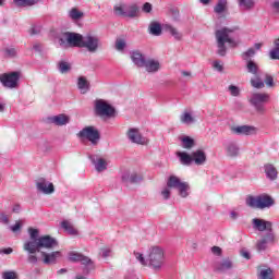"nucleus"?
<instances>
[{"mask_svg": "<svg viewBox=\"0 0 279 279\" xmlns=\"http://www.w3.org/2000/svg\"><path fill=\"white\" fill-rule=\"evenodd\" d=\"M134 256L144 267H150L155 271L162 269V265H165V250L159 246H153L149 250L147 258L140 252H134Z\"/></svg>", "mask_w": 279, "mask_h": 279, "instance_id": "nucleus-1", "label": "nucleus"}, {"mask_svg": "<svg viewBox=\"0 0 279 279\" xmlns=\"http://www.w3.org/2000/svg\"><path fill=\"white\" fill-rule=\"evenodd\" d=\"M218 54L226 56L228 48H226V43H228L229 47H238L239 46V34L234 32L232 28L222 27L215 33Z\"/></svg>", "mask_w": 279, "mask_h": 279, "instance_id": "nucleus-2", "label": "nucleus"}, {"mask_svg": "<svg viewBox=\"0 0 279 279\" xmlns=\"http://www.w3.org/2000/svg\"><path fill=\"white\" fill-rule=\"evenodd\" d=\"M53 247H58V241L52 238L51 235H44L39 236L37 243L35 244L34 248H31L28 253V263H32V265H36L38 263V257L34 254L36 252H40V250H53Z\"/></svg>", "mask_w": 279, "mask_h": 279, "instance_id": "nucleus-3", "label": "nucleus"}, {"mask_svg": "<svg viewBox=\"0 0 279 279\" xmlns=\"http://www.w3.org/2000/svg\"><path fill=\"white\" fill-rule=\"evenodd\" d=\"M167 186L169 189H175L178 191V195L182 197V199H186L189 195H191V185L189 182L182 181L177 175H170L167 181Z\"/></svg>", "mask_w": 279, "mask_h": 279, "instance_id": "nucleus-4", "label": "nucleus"}, {"mask_svg": "<svg viewBox=\"0 0 279 279\" xmlns=\"http://www.w3.org/2000/svg\"><path fill=\"white\" fill-rule=\"evenodd\" d=\"M246 204L251 208H259V210H264V208H271L275 202L274 198H271V196L267 194H262L258 196H250L246 199Z\"/></svg>", "mask_w": 279, "mask_h": 279, "instance_id": "nucleus-5", "label": "nucleus"}, {"mask_svg": "<svg viewBox=\"0 0 279 279\" xmlns=\"http://www.w3.org/2000/svg\"><path fill=\"white\" fill-rule=\"evenodd\" d=\"M77 137L81 141H88L92 145H99V141H101V133L97 128L89 125L83 128L78 133Z\"/></svg>", "mask_w": 279, "mask_h": 279, "instance_id": "nucleus-6", "label": "nucleus"}, {"mask_svg": "<svg viewBox=\"0 0 279 279\" xmlns=\"http://www.w3.org/2000/svg\"><path fill=\"white\" fill-rule=\"evenodd\" d=\"M248 101L259 114H264L265 104H267V101H269V94H267V93H253L251 95Z\"/></svg>", "mask_w": 279, "mask_h": 279, "instance_id": "nucleus-7", "label": "nucleus"}, {"mask_svg": "<svg viewBox=\"0 0 279 279\" xmlns=\"http://www.w3.org/2000/svg\"><path fill=\"white\" fill-rule=\"evenodd\" d=\"M69 260H71V263H81L82 265H84V274H90V271L95 269V264L93 263V260L81 253L70 252Z\"/></svg>", "mask_w": 279, "mask_h": 279, "instance_id": "nucleus-8", "label": "nucleus"}, {"mask_svg": "<svg viewBox=\"0 0 279 279\" xmlns=\"http://www.w3.org/2000/svg\"><path fill=\"white\" fill-rule=\"evenodd\" d=\"M21 80V72H10L0 75V84L4 88H19V81Z\"/></svg>", "mask_w": 279, "mask_h": 279, "instance_id": "nucleus-9", "label": "nucleus"}, {"mask_svg": "<svg viewBox=\"0 0 279 279\" xmlns=\"http://www.w3.org/2000/svg\"><path fill=\"white\" fill-rule=\"evenodd\" d=\"M95 112L98 117H106V119L114 117V108L102 99L95 101Z\"/></svg>", "mask_w": 279, "mask_h": 279, "instance_id": "nucleus-10", "label": "nucleus"}, {"mask_svg": "<svg viewBox=\"0 0 279 279\" xmlns=\"http://www.w3.org/2000/svg\"><path fill=\"white\" fill-rule=\"evenodd\" d=\"M113 10L117 16H124L126 19H136L138 16V7L136 4H123L121 7H114Z\"/></svg>", "mask_w": 279, "mask_h": 279, "instance_id": "nucleus-11", "label": "nucleus"}, {"mask_svg": "<svg viewBox=\"0 0 279 279\" xmlns=\"http://www.w3.org/2000/svg\"><path fill=\"white\" fill-rule=\"evenodd\" d=\"M83 40L84 36L81 34L66 32L63 34V38H60V45H64V41H66L69 47L82 48Z\"/></svg>", "mask_w": 279, "mask_h": 279, "instance_id": "nucleus-12", "label": "nucleus"}, {"mask_svg": "<svg viewBox=\"0 0 279 279\" xmlns=\"http://www.w3.org/2000/svg\"><path fill=\"white\" fill-rule=\"evenodd\" d=\"M28 234H29V240H27L23 244V250L27 254H29L31 251L36 247V244L38 243V240L40 239V236H39L40 231H38V229L28 228Z\"/></svg>", "mask_w": 279, "mask_h": 279, "instance_id": "nucleus-13", "label": "nucleus"}, {"mask_svg": "<svg viewBox=\"0 0 279 279\" xmlns=\"http://www.w3.org/2000/svg\"><path fill=\"white\" fill-rule=\"evenodd\" d=\"M81 48L87 49L89 53H95L99 49V37L93 35L83 36Z\"/></svg>", "mask_w": 279, "mask_h": 279, "instance_id": "nucleus-14", "label": "nucleus"}, {"mask_svg": "<svg viewBox=\"0 0 279 279\" xmlns=\"http://www.w3.org/2000/svg\"><path fill=\"white\" fill-rule=\"evenodd\" d=\"M252 227L257 230V232H274V222L265 219L253 218Z\"/></svg>", "mask_w": 279, "mask_h": 279, "instance_id": "nucleus-15", "label": "nucleus"}, {"mask_svg": "<svg viewBox=\"0 0 279 279\" xmlns=\"http://www.w3.org/2000/svg\"><path fill=\"white\" fill-rule=\"evenodd\" d=\"M89 160L97 173H104V171L108 170V160L101 157V155H89Z\"/></svg>", "mask_w": 279, "mask_h": 279, "instance_id": "nucleus-16", "label": "nucleus"}, {"mask_svg": "<svg viewBox=\"0 0 279 279\" xmlns=\"http://www.w3.org/2000/svg\"><path fill=\"white\" fill-rule=\"evenodd\" d=\"M128 138L131 141V143H135V145H147V143H149V140L141 135V131L135 128L129 129Z\"/></svg>", "mask_w": 279, "mask_h": 279, "instance_id": "nucleus-17", "label": "nucleus"}, {"mask_svg": "<svg viewBox=\"0 0 279 279\" xmlns=\"http://www.w3.org/2000/svg\"><path fill=\"white\" fill-rule=\"evenodd\" d=\"M256 56V50L254 48H248L247 51L242 53V60L246 61L247 71H258V63L252 61L251 59Z\"/></svg>", "mask_w": 279, "mask_h": 279, "instance_id": "nucleus-18", "label": "nucleus"}, {"mask_svg": "<svg viewBox=\"0 0 279 279\" xmlns=\"http://www.w3.org/2000/svg\"><path fill=\"white\" fill-rule=\"evenodd\" d=\"M36 189L39 193H44V195H51V193L56 191L53 183L47 181L45 178H40L36 181Z\"/></svg>", "mask_w": 279, "mask_h": 279, "instance_id": "nucleus-19", "label": "nucleus"}, {"mask_svg": "<svg viewBox=\"0 0 279 279\" xmlns=\"http://www.w3.org/2000/svg\"><path fill=\"white\" fill-rule=\"evenodd\" d=\"M231 132L238 136H252V134H256V128L251 125L231 126Z\"/></svg>", "mask_w": 279, "mask_h": 279, "instance_id": "nucleus-20", "label": "nucleus"}, {"mask_svg": "<svg viewBox=\"0 0 279 279\" xmlns=\"http://www.w3.org/2000/svg\"><path fill=\"white\" fill-rule=\"evenodd\" d=\"M276 241V234L274 232H266V234L257 242L256 247L258 252H265L269 243Z\"/></svg>", "mask_w": 279, "mask_h": 279, "instance_id": "nucleus-21", "label": "nucleus"}, {"mask_svg": "<svg viewBox=\"0 0 279 279\" xmlns=\"http://www.w3.org/2000/svg\"><path fill=\"white\" fill-rule=\"evenodd\" d=\"M49 123H52L53 125H58L59 128H62V125H69L71 123V117L60 113L57 116H51L48 118Z\"/></svg>", "mask_w": 279, "mask_h": 279, "instance_id": "nucleus-22", "label": "nucleus"}, {"mask_svg": "<svg viewBox=\"0 0 279 279\" xmlns=\"http://www.w3.org/2000/svg\"><path fill=\"white\" fill-rule=\"evenodd\" d=\"M41 256L44 258L45 265H56L58 263V258H62V252L54 251L52 253L41 252Z\"/></svg>", "mask_w": 279, "mask_h": 279, "instance_id": "nucleus-23", "label": "nucleus"}, {"mask_svg": "<svg viewBox=\"0 0 279 279\" xmlns=\"http://www.w3.org/2000/svg\"><path fill=\"white\" fill-rule=\"evenodd\" d=\"M264 173L269 182H276V180H278V169L274 163L264 165Z\"/></svg>", "mask_w": 279, "mask_h": 279, "instance_id": "nucleus-24", "label": "nucleus"}, {"mask_svg": "<svg viewBox=\"0 0 279 279\" xmlns=\"http://www.w3.org/2000/svg\"><path fill=\"white\" fill-rule=\"evenodd\" d=\"M121 180L125 184H138V182L143 180V177H141L136 172L130 173V171H124L121 175Z\"/></svg>", "mask_w": 279, "mask_h": 279, "instance_id": "nucleus-25", "label": "nucleus"}, {"mask_svg": "<svg viewBox=\"0 0 279 279\" xmlns=\"http://www.w3.org/2000/svg\"><path fill=\"white\" fill-rule=\"evenodd\" d=\"M130 58L133 64H135V66H140V68L145 66V61L147 60V58H145V54H143L141 50H132L130 52Z\"/></svg>", "mask_w": 279, "mask_h": 279, "instance_id": "nucleus-26", "label": "nucleus"}, {"mask_svg": "<svg viewBox=\"0 0 279 279\" xmlns=\"http://www.w3.org/2000/svg\"><path fill=\"white\" fill-rule=\"evenodd\" d=\"M251 86L258 90H260V88H265V75L260 74L258 71H254L253 77L251 78Z\"/></svg>", "mask_w": 279, "mask_h": 279, "instance_id": "nucleus-27", "label": "nucleus"}, {"mask_svg": "<svg viewBox=\"0 0 279 279\" xmlns=\"http://www.w3.org/2000/svg\"><path fill=\"white\" fill-rule=\"evenodd\" d=\"M206 153L202 149H197L192 153V162L196 163L197 167H202V165H206Z\"/></svg>", "mask_w": 279, "mask_h": 279, "instance_id": "nucleus-28", "label": "nucleus"}, {"mask_svg": "<svg viewBox=\"0 0 279 279\" xmlns=\"http://www.w3.org/2000/svg\"><path fill=\"white\" fill-rule=\"evenodd\" d=\"M232 259H230L229 257L223 258L220 262H216L214 265L216 271H229V269H232Z\"/></svg>", "mask_w": 279, "mask_h": 279, "instance_id": "nucleus-29", "label": "nucleus"}, {"mask_svg": "<svg viewBox=\"0 0 279 279\" xmlns=\"http://www.w3.org/2000/svg\"><path fill=\"white\" fill-rule=\"evenodd\" d=\"M177 156L181 162V165H184L185 167H191L193 165V156L190 155L186 151H178Z\"/></svg>", "mask_w": 279, "mask_h": 279, "instance_id": "nucleus-30", "label": "nucleus"}, {"mask_svg": "<svg viewBox=\"0 0 279 279\" xmlns=\"http://www.w3.org/2000/svg\"><path fill=\"white\" fill-rule=\"evenodd\" d=\"M239 144H236V142H229L226 145L227 156H230V158H235V156H239Z\"/></svg>", "mask_w": 279, "mask_h": 279, "instance_id": "nucleus-31", "label": "nucleus"}, {"mask_svg": "<svg viewBox=\"0 0 279 279\" xmlns=\"http://www.w3.org/2000/svg\"><path fill=\"white\" fill-rule=\"evenodd\" d=\"M77 87L82 95H86V93H88V90L90 89V84L88 83L86 77L81 76L77 81Z\"/></svg>", "mask_w": 279, "mask_h": 279, "instance_id": "nucleus-32", "label": "nucleus"}, {"mask_svg": "<svg viewBox=\"0 0 279 279\" xmlns=\"http://www.w3.org/2000/svg\"><path fill=\"white\" fill-rule=\"evenodd\" d=\"M214 12L215 14H223V12H228V0H218L214 7Z\"/></svg>", "mask_w": 279, "mask_h": 279, "instance_id": "nucleus-33", "label": "nucleus"}, {"mask_svg": "<svg viewBox=\"0 0 279 279\" xmlns=\"http://www.w3.org/2000/svg\"><path fill=\"white\" fill-rule=\"evenodd\" d=\"M143 66H145V69H148L149 71H159L160 61L156 59H146Z\"/></svg>", "mask_w": 279, "mask_h": 279, "instance_id": "nucleus-34", "label": "nucleus"}, {"mask_svg": "<svg viewBox=\"0 0 279 279\" xmlns=\"http://www.w3.org/2000/svg\"><path fill=\"white\" fill-rule=\"evenodd\" d=\"M148 32L151 36H160V34H162V26L158 22H151Z\"/></svg>", "mask_w": 279, "mask_h": 279, "instance_id": "nucleus-35", "label": "nucleus"}, {"mask_svg": "<svg viewBox=\"0 0 279 279\" xmlns=\"http://www.w3.org/2000/svg\"><path fill=\"white\" fill-rule=\"evenodd\" d=\"M257 279H274V269L263 268L258 270Z\"/></svg>", "mask_w": 279, "mask_h": 279, "instance_id": "nucleus-36", "label": "nucleus"}, {"mask_svg": "<svg viewBox=\"0 0 279 279\" xmlns=\"http://www.w3.org/2000/svg\"><path fill=\"white\" fill-rule=\"evenodd\" d=\"M183 149H193L195 147V140L190 136H183L180 138Z\"/></svg>", "mask_w": 279, "mask_h": 279, "instance_id": "nucleus-37", "label": "nucleus"}, {"mask_svg": "<svg viewBox=\"0 0 279 279\" xmlns=\"http://www.w3.org/2000/svg\"><path fill=\"white\" fill-rule=\"evenodd\" d=\"M181 123H184V125H191L192 123H195V118H193V114L191 112L184 111L180 116Z\"/></svg>", "mask_w": 279, "mask_h": 279, "instance_id": "nucleus-38", "label": "nucleus"}, {"mask_svg": "<svg viewBox=\"0 0 279 279\" xmlns=\"http://www.w3.org/2000/svg\"><path fill=\"white\" fill-rule=\"evenodd\" d=\"M61 228H63V230H65V232H68V234H71L72 236L77 234V229H74L73 225H71V222H69L68 220H63L61 222Z\"/></svg>", "mask_w": 279, "mask_h": 279, "instance_id": "nucleus-39", "label": "nucleus"}, {"mask_svg": "<svg viewBox=\"0 0 279 279\" xmlns=\"http://www.w3.org/2000/svg\"><path fill=\"white\" fill-rule=\"evenodd\" d=\"M40 0H13L17 8H27L29 5H36Z\"/></svg>", "mask_w": 279, "mask_h": 279, "instance_id": "nucleus-40", "label": "nucleus"}, {"mask_svg": "<svg viewBox=\"0 0 279 279\" xmlns=\"http://www.w3.org/2000/svg\"><path fill=\"white\" fill-rule=\"evenodd\" d=\"M255 2L254 0H239V7L241 10H252L254 9Z\"/></svg>", "mask_w": 279, "mask_h": 279, "instance_id": "nucleus-41", "label": "nucleus"}, {"mask_svg": "<svg viewBox=\"0 0 279 279\" xmlns=\"http://www.w3.org/2000/svg\"><path fill=\"white\" fill-rule=\"evenodd\" d=\"M166 28L168 29L169 34H171V36L175 38V40H182V35L181 33L178 32V28L171 25H167Z\"/></svg>", "mask_w": 279, "mask_h": 279, "instance_id": "nucleus-42", "label": "nucleus"}, {"mask_svg": "<svg viewBox=\"0 0 279 279\" xmlns=\"http://www.w3.org/2000/svg\"><path fill=\"white\" fill-rule=\"evenodd\" d=\"M267 86V88H274L276 86V83H274V76L266 74L264 75V86Z\"/></svg>", "mask_w": 279, "mask_h": 279, "instance_id": "nucleus-43", "label": "nucleus"}, {"mask_svg": "<svg viewBox=\"0 0 279 279\" xmlns=\"http://www.w3.org/2000/svg\"><path fill=\"white\" fill-rule=\"evenodd\" d=\"M84 16V13L80 12L77 9H72L70 11V17L73 19V21H77Z\"/></svg>", "mask_w": 279, "mask_h": 279, "instance_id": "nucleus-44", "label": "nucleus"}, {"mask_svg": "<svg viewBox=\"0 0 279 279\" xmlns=\"http://www.w3.org/2000/svg\"><path fill=\"white\" fill-rule=\"evenodd\" d=\"M229 93L232 97H239V95H241V89L235 85H230Z\"/></svg>", "mask_w": 279, "mask_h": 279, "instance_id": "nucleus-45", "label": "nucleus"}, {"mask_svg": "<svg viewBox=\"0 0 279 279\" xmlns=\"http://www.w3.org/2000/svg\"><path fill=\"white\" fill-rule=\"evenodd\" d=\"M59 71H71V63L66 61H61L58 63Z\"/></svg>", "mask_w": 279, "mask_h": 279, "instance_id": "nucleus-46", "label": "nucleus"}, {"mask_svg": "<svg viewBox=\"0 0 279 279\" xmlns=\"http://www.w3.org/2000/svg\"><path fill=\"white\" fill-rule=\"evenodd\" d=\"M126 47L125 40L124 39H117L116 40V49L117 51H123Z\"/></svg>", "mask_w": 279, "mask_h": 279, "instance_id": "nucleus-47", "label": "nucleus"}, {"mask_svg": "<svg viewBox=\"0 0 279 279\" xmlns=\"http://www.w3.org/2000/svg\"><path fill=\"white\" fill-rule=\"evenodd\" d=\"M270 60H279V47H275L269 51Z\"/></svg>", "mask_w": 279, "mask_h": 279, "instance_id": "nucleus-48", "label": "nucleus"}, {"mask_svg": "<svg viewBox=\"0 0 279 279\" xmlns=\"http://www.w3.org/2000/svg\"><path fill=\"white\" fill-rule=\"evenodd\" d=\"M161 196L163 197V199H169L171 197V187H169L167 185V187H163L161 190Z\"/></svg>", "mask_w": 279, "mask_h": 279, "instance_id": "nucleus-49", "label": "nucleus"}, {"mask_svg": "<svg viewBox=\"0 0 279 279\" xmlns=\"http://www.w3.org/2000/svg\"><path fill=\"white\" fill-rule=\"evenodd\" d=\"M2 279H16V272H14V271H4L2 274Z\"/></svg>", "mask_w": 279, "mask_h": 279, "instance_id": "nucleus-50", "label": "nucleus"}, {"mask_svg": "<svg viewBox=\"0 0 279 279\" xmlns=\"http://www.w3.org/2000/svg\"><path fill=\"white\" fill-rule=\"evenodd\" d=\"M101 256L102 258H108L109 256H112V250L108 247L101 248Z\"/></svg>", "mask_w": 279, "mask_h": 279, "instance_id": "nucleus-51", "label": "nucleus"}, {"mask_svg": "<svg viewBox=\"0 0 279 279\" xmlns=\"http://www.w3.org/2000/svg\"><path fill=\"white\" fill-rule=\"evenodd\" d=\"M5 56H8V58H15L16 49H14V48L5 49Z\"/></svg>", "mask_w": 279, "mask_h": 279, "instance_id": "nucleus-52", "label": "nucleus"}, {"mask_svg": "<svg viewBox=\"0 0 279 279\" xmlns=\"http://www.w3.org/2000/svg\"><path fill=\"white\" fill-rule=\"evenodd\" d=\"M142 10H143V12H146V14H149V12H151V10H153L151 3H149V2L144 3Z\"/></svg>", "mask_w": 279, "mask_h": 279, "instance_id": "nucleus-53", "label": "nucleus"}, {"mask_svg": "<svg viewBox=\"0 0 279 279\" xmlns=\"http://www.w3.org/2000/svg\"><path fill=\"white\" fill-rule=\"evenodd\" d=\"M0 221H2L5 226H8V223H10V218H8V215L2 213L0 215Z\"/></svg>", "mask_w": 279, "mask_h": 279, "instance_id": "nucleus-54", "label": "nucleus"}, {"mask_svg": "<svg viewBox=\"0 0 279 279\" xmlns=\"http://www.w3.org/2000/svg\"><path fill=\"white\" fill-rule=\"evenodd\" d=\"M211 252L215 254V256H221V247L219 246L211 247Z\"/></svg>", "mask_w": 279, "mask_h": 279, "instance_id": "nucleus-55", "label": "nucleus"}, {"mask_svg": "<svg viewBox=\"0 0 279 279\" xmlns=\"http://www.w3.org/2000/svg\"><path fill=\"white\" fill-rule=\"evenodd\" d=\"M10 230L12 232H19V230H21V222H16L14 226H11Z\"/></svg>", "mask_w": 279, "mask_h": 279, "instance_id": "nucleus-56", "label": "nucleus"}, {"mask_svg": "<svg viewBox=\"0 0 279 279\" xmlns=\"http://www.w3.org/2000/svg\"><path fill=\"white\" fill-rule=\"evenodd\" d=\"M213 66L214 69H217V71H223V65H221V62L219 61H214Z\"/></svg>", "mask_w": 279, "mask_h": 279, "instance_id": "nucleus-57", "label": "nucleus"}, {"mask_svg": "<svg viewBox=\"0 0 279 279\" xmlns=\"http://www.w3.org/2000/svg\"><path fill=\"white\" fill-rule=\"evenodd\" d=\"M12 252H14L12 250V247H8V248H3V250H0V254H12Z\"/></svg>", "mask_w": 279, "mask_h": 279, "instance_id": "nucleus-58", "label": "nucleus"}, {"mask_svg": "<svg viewBox=\"0 0 279 279\" xmlns=\"http://www.w3.org/2000/svg\"><path fill=\"white\" fill-rule=\"evenodd\" d=\"M12 213L19 214L21 213V205L20 204H15L12 208Z\"/></svg>", "mask_w": 279, "mask_h": 279, "instance_id": "nucleus-59", "label": "nucleus"}, {"mask_svg": "<svg viewBox=\"0 0 279 279\" xmlns=\"http://www.w3.org/2000/svg\"><path fill=\"white\" fill-rule=\"evenodd\" d=\"M230 219H233V220L239 219V213H236V211H231V213H230Z\"/></svg>", "mask_w": 279, "mask_h": 279, "instance_id": "nucleus-60", "label": "nucleus"}, {"mask_svg": "<svg viewBox=\"0 0 279 279\" xmlns=\"http://www.w3.org/2000/svg\"><path fill=\"white\" fill-rule=\"evenodd\" d=\"M241 256H243V258H246V260H250V252H247V251H242L241 252Z\"/></svg>", "mask_w": 279, "mask_h": 279, "instance_id": "nucleus-61", "label": "nucleus"}, {"mask_svg": "<svg viewBox=\"0 0 279 279\" xmlns=\"http://www.w3.org/2000/svg\"><path fill=\"white\" fill-rule=\"evenodd\" d=\"M272 8H274L275 10H277V12H279V2H278V1H275V2L272 3Z\"/></svg>", "mask_w": 279, "mask_h": 279, "instance_id": "nucleus-62", "label": "nucleus"}, {"mask_svg": "<svg viewBox=\"0 0 279 279\" xmlns=\"http://www.w3.org/2000/svg\"><path fill=\"white\" fill-rule=\"evenodd\" d=\"M254 47L258 51L263 47V44L262 43H257V44L254 45Z\"/></svg>", "mask_w": 279, "mask_h": 279, "instance_id": "nucleus-63", "label": "nucleus"}, {"mask_svg": "<svg viewBox=\"0 0 279 279\" xmlns=\"http://www.w3.org/2000/svg\"><path fill=\"white\" fill-rule=\"evenodd\" d=\"M274 45L275 47H279V38L275 39Z\"/></svg>", "mask_w": 279, "mask_h": 279, "instance_id": "nucleus-64", "label": "nucleus"}]
</instances>
